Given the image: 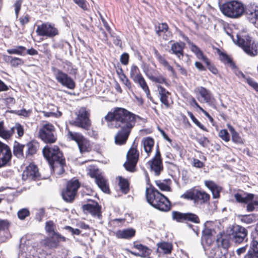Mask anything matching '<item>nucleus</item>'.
<instances>
[{"instance_id": "1", "label": "nucleus", "mask_w": 258, "mask_h": 258, "mask_svg": "<svg viewBox=\"0 0 258 258\" xmlns=\"http://www.w3.org/2000/svg\"><path fill=\"white\" fill-rule=\"evenodd\" d=\"M137 115L121 107H115L104 116L110 128H120L114 139L116 145L124 144L136 122Z\"/></svg>"}, {"instance_id": "2", "label": "nucleus", "mask_w": 258, "mask_h": 258, "mask_svg": "<svg viewBox=\"0 0 258 258\" xmlns=\"http://www.w3.org/2000/svg\"><path fill=\"white\" fill-rule=\"evenodd\" d=\"M146 197L148 203L154 208L163 212L170 210L171 204L168 198L153 185L146 187Z\"/></svg>"}, {"instance_id": "3", "label": "nucleus", "mask_w": 258, "mask_h": 258, "mask_svg": "<svg viewBox=\"0 0 258 258\" xmlns=\"http://www.w3.org/2000/svg\"><path fill=\"white\" fill-rule=\"evenodd\" d=\"M221 10L225 16L237 19L240 18L245 13V8L242 2L233 0L224 3Z\"/></svg>"}, {"instance_id": "4", "label": "nucleus", "mask_w": 258, "mask_h": 258, "mask_svg": "<svg viewBox=\"0 0 258 258\" xmlns=\"http://www.w3.org/2000/svg\"><path fill=\"white\" fill-rule=\"evenodd\" d=\"M236 44L249 55L255 56L258 54V45L248 36L241 37L236 35Z\"/></svg>"}, {"instance_id": "5", "label": "nucleus", "mask_w": 258, "mask_h": 258, "mask_svg": "<svg viewBox=\"0 0 258 258\" xmlns=\"http://www.w3.org/2000/svg\"><path fill=\"white\" fill-rule=\"evenodd\" d=\"M76 114L77 117L75 120L71 121L70 124L85 130H88L91 124L89 112L85 108L82 107L76 112Z\"/></svg>"}, {"instance_id": "6", "label": "nucleus", "mask_w": 258, "mask_h": 258, "mask_svg": "<svg viewBox=\"0 0 258 258\" xmlns=\"http://www.w3.org/2000/svg\"><path fill=\"white\" fill-rule=\"evenodd\" d=\"M39 137L45 143H54L57 140L54 126L51 123L43 124L39 129Z\"/></svg>"}, {"instance_id": "7", "label": "nucleus", "mask_w": 258, "mask_h": 258, "mask_svg": "<svg viewBox=\"0 0 258 258\" xmlns=\"http://www.w3.org/2000/svg\"><path fill=\"white\" fill-rule=\"evenodd\" d=\"M36 33L39 36L53 38L59 34V31L54 24L45 22L37 25Z\"/></svg>"}, {"instance_id": "8", "label": "nucleus", "mask_w": 258, "mask_h": 258, "mask_svg": "<svg viewBox=\"0 0 258 258\" xmlns=\"http://www.w3.org/2000/svg\"><path fill=\"white\" fill-rule=\"evenodd\" d=\"M52 70L55 78L58 83L68 89L71 90L75 89L76 83L74 80L67 74L54 67L52 68Z\"/></svg>"}, {"instance_id": "9", "label": "nucleus", "mask_w": 258, "mask_h": 258, "mask_svg": "<svg viewBox=\"0 0 258 258\" xmlns=\"http://www.w3.org/2000/svg\"><path fill=\"white\" fill-rule=\"evenodd\" d=\"M80 186L78 179H72L69 181L66 189L61 192L63 199L67 202H72L74 200Z\"/></svg>"}, {"instance_id": "10", "label": "nucleus", "mask_w": 258, "mask_h": 258, "mask_svg": "<svg viewBox=\"0 0 258 258\" xmlns=\"http://www.w3.org/2000/svg\"><path fill=\"white\" fill-rule=\"evenodd\" d=\"M43 154L49 164L64 158L62 152L57 146H46L43 149Z\"/></svg>"}, {"instance_id": "11", "label": "nucleus", "mask_w": 258, "mask_h": 258, "mask_svg": "<svg viewBox=\"0 0 258 258\" xmlns=\"http://www.w3.org/2000/svg\"><path fill=\"white\" fill-rule=\"evenodd\" d=\"M139 157V152L136 148L132 147L126 154V161L123 166L125 169L130 172H134L138 163Z\"/></svg>"}, {"instance_id": "12", "label": "nucleus", "mask_w": 258, "mask_h": 258, "mask_svg": "<svg viewBox=\"0 0 258 258\" xmlns=\"http://www.w3.org/2000/svg\"><path fill=\"white\" fill-rule=\"evenodd\" d=\"M148 164L150 167L151 171L156 176L159 175L163 171V166L158 146L157 147L154 157L149 161Z\"/></svg>"}, {"instance_id": "13", "label": "nucleus", "mask_w": 258, "mask_h": 258, "mask_svg": "<svg viewBox=\"0 0 258 258\" xmlns=\"http://www.w3.org/2000/svg\"><path fill=\"white\" fill-rule=\"evenodd\" d=\"M16 131L19 137L24 135L23 126L19 123H16L15 125L11 128L9 130H5L3 126V122H0V136L5 139H9Z\"/></svg>"}, {"instance_id": "14", "label": "nucleus", "mask_w": 258, "mask_h": 258, "mask_svg": "<svg viewBox=\"0 0 258 258\" xmlns=\"http://www.w3.org/2000/svg\"><path fill=\"white\" fill-rule=\"evenodd\" d=\"M232 230L230 238L235 243H240L246 238L247 231L245 228L237 225L234 227Z\"/></svg>"}, {"instance_id": "15", "label": "nucleus", "mask_w": 258, "mask_h": 258, "mask_svg": "<svg viewBox=\"0 0 258 258\" xmlns=\"http://www.w3.org/2000/svg\"><path fill=\"white\" fill-rule=\"evenodd\" d=\"M11 158L10 148L7 145L0 142V167L7 165Z\"/></svg>"}, {"instance_id": "16", "label": "nucleus", "mask_w": 258, "mask_h": 258, "mask_svg": "<svg viewBox=\"0 0 258 258\" xmlns=\"http://www.w3.org/2000/svg\"><path fill=\"white\" fill-rule=\"evenodd\" d=\"M10 224L8 220L0 219V243L7 241L11 237L9 231Z\"/></svg>"}, {"instance_id": "17", "label": "nucleus", "mask_w": 258, "mask_h": 258, "mask_svg": "<svg viewBox=\"0 0 258 258\" xmlns=\"http://www.w3.org/2000/svg\"><path fill=\"white\" fill-rule=\"evenodd\" d=\"M40 174L37 167L34 164H30L27 167L26 170L23 173V179L24 180H37L40 178Z\"/></svg>"}, {"instance_id": "18", "label": "nucleus", "mask_w": 258, "mask_h": 258, "mask_svg": "<svg viewBox=\"0 0 258 258\" xmlns=\"http://www.w3.org/2000/svg\"><path fill=\"white\" fill-rule=\"evenodd\" d=\"M82 208L86 213H90L91 215L97 217L99 219L101 218V207L97 202L84 205Z\"/></svg>"}, {"instance_id": "19", "label": "nucleus", "mask_w": 258, "mask_h": 258, "mask_svg": "<svg viewBox=\"0 0 258 258\" xmlns=\"http://www.w3.org/2000/svg\"><path fill=\"white\" fill-rule=\"evenodd\" d=\"M67 238L59 233H54L51 237L45 240V245L49 248H56L61 241H66Z\"/></svg>"}, {"instance_id": "20", "label": "nucleus", "mask_w": 258, "mask_h": 258, "mask_svg": "<svg viewBox=\"0 0 258 258\" xmlns=\"http://www.w3.org/2000/svg\"><path fill=\"white\" fill-rule=\"evenodd\" d=\"M245 14L247 20L252 24H258V9L256 7L250 6L245 9Z\"/></svg>"}, {"instance_id": "21", "label": "nucleus", "mask_w": 258, "mask_h": 258, "mask_svg": "<svg viewBox=\"0 0 258 258\" xmlns=\"http://www.w3.org/2000/svg\"><path fill=\"white\" fill-rule=\"evenodd\" d=\"M185 47L184 43L182 42H175L171 45L170 52L175 55L179 59L183 57V49Z\"/></svg>"}, {"instance_id": "22", "label": "nucleus", "mask_w": 258, "mask_h": 258, "mask_svg": "<svg viewBox=\"0 0 258 258\" xmlns=\"http://www.w3.org/2000/svg\"><path fill=\"white\" fill-rule=\"evenodd\" d=\"M157 87L160 101L165 106L166 108H169L170 104L168 98L170 93L160 85H157Z\"/></svg>"}, {"instance_id": "23", "label": "nucleus", "mask_w": 258, "mask_h": 258, "mask_svg": "<svg viewBox=\"0 0 258 258\" xmlns=\"http://www.w3.org/2000/svg\"><path fill=\"white\" fill-rule=\"evenodd\" d=\"M209 256L212 258H227L228 250L216 246L211 248L209 253Z\"/></svg>"}, {"instance_id": "24", "label": "nucleus", "mask_w": 258, "mask_h": 258, "mask_svg": "<svg viewBox=\"0 0 258 258\" xmlns=\"http://www.w3.org/2000/svg\"><path fill=\"white\" fill-rule=\"evenodd\" d=\"M154 53L159 63L163 67L166 68L168 71L170 72L173 76H175L176 75L175 71H174L173 67L169 64V62L166 59L165 56L161 55L159 53L158 50L155 48H154Z\"/></svg>"}, {"instance_id": "25", "label": "nucleus", "mask_w": 258, "mask_h": 258, "mask_svg": "<svg viewBox=\"0 0 258 258\" xmlns=\"http://www.w3.org/2000/svg\"><path fill=\"white\" fill-rule=\"evenodd\" d=\"M157 251L160 254H168L171 253L173 246L171 243L168 242H161L157 244Z\"/></svg>"}, {"instance_id": "26", "label": "nucleus", "mask_w": 258, "mask_h": 258, "mask_svg": "<svg viewBox=\"0 0 258 258\" xmlns=\"http://www.w3.org/2000/svg\"><path fill=\"white\" fill-rule=\"evenodd\" d=\"M136 233V230L133 228H128L117 230L115 232V236L118 238L130 239L134 237Z\"/></svg>"}, {"instance_id": "27", "label": "nucleus", "mask_w": 258, "mask_h": 258, "mask_svg": "<svg viewBox=\"0 0 258 258\" xmlns=\"http://www.w3.org/2000/svg\"><path fill=\"white\" fill-rule=\"evenodd\" d=\"M210 195L203 190H195L194 203L195 204H205L209 202Z\"/></svg>"}, {"instance_id": "28", "label": "nucleus", "mask_w": 258, "mask_h": 258, "mask_svg": "<svg viewBox=\"0 0 258 258\" xmlns=\"http://www.w3.org/2000/svg\"><path fill=\"white\" fill-rule=\"evenodd\" d=\"M141 145L143 147L144 151L147 154V157H149L152 151V149L154 145V140L151 137L143 138L141 141Z\"/></svg>"}, {"instance_id": "29", "label": "nucleus", "mask_w": 258, "mask_h": 258, "mask_svg": "<svg viewBox=\"0 0 258 258\" xmlns=\"http://www.w3.org/2000/svg\"><path fill=\"white\" fill-rule=\"evenodd\" d=\"M54 173L60 175L64 171V166L66 165L65 159L57 160L52 164H49Z\"/></svg>"}, {"instance_id": "30", "label": "nucleus", "mask_w": 258, "mask_h": 258, "mask_svg": "<svg viewBox=\"0 0 258 258\" xmlns=\"http://www.w3.org/2000/svg\"><path fill=\"white\" fill-rule=\"evenodd\" d=\"M196 91L198 92L204 101L208 103L212 102L213 99L212 94L210 91L205 88L204 87H198L196 88Z\"/></svg>"}, {"instance_id": "31", "label": "nucleus", "mask_w": 258, "mask_h": 258, "mask_svg": "<svg viewBox=\"0 0 258 258\" xmlns=\"http://www.w3.org/2000/svg\"><path fill=\"white\" fill-rule=\"evenodd\" d=\"M205 184L211 191L213 198L219 197L221 188L216 183L212 180H205Z\"/></svg>"}, {"instance_id": "32", "label": "nucleus", "mask_w": 258, "mask_h": 258, "mask_svg": "<svg viewBox=\"0 0 258 258\" xmlns=\"http://www.w3.org/2000/svg\"><path fill=\"white\" fill-rule=\"evenodd\" d=\"M95 182L102 191L106 194L110 192L108 181L102 174L97 176Z\"/></svg>"}, {"instance_id": "33", "label": "nucleus", "mask_w": 258, "mask_h": 258, "mask_svg": "<svg viewBox=\"0 0 258 258\" xmlns=\"http://www.w3.org/2000/svg\"><path fill=\"white\" fill-rule=\"evenodd\" d=\"M77 145L81 154L89 152L91 150L90 141L84 137L77 143Z\"/></svg>"}, {"instance_id": "34", "label": "nucleus", "mask_w": 258, "mask_h": 258, "mask_svg": "<svg viewBox=\"0 0 258 258\" xmlns=\"http://www.w3.org/2000/svg\"><path fill=\"white\" fill-rule=\"evenodd\" d=\"M157 186L162 191H170L171 187L170 184L171 180L169 179H165L163 180H156L155 181Z\"/></svg>"}, {"instance_id": "35", "label": "nucleus", "mask_w": 258, "mask_h": 258, "mask_svg": "<svg viewBox=\"0 0 258 258\" xmlns=\"http://www.w3.org/2000/svg\"><path fill=\"white\" fill-rule=\"evenodd\" d=\"M66 130L67 131L66 136L69 141H74L77 144L84 137L81 133L72 132L68 128H67Z\"/></svg>"}, {"instance_id": "36", "label": "nucleus", "mask_w": 258, "mask_h": 258, "mask_svg": "<svg viewBox=\"0 0 258 258\" xmlns=\"http://www.w3.org/2000/svg\"><path fill=\"white\" fill-rule=\"evenodd\" d=\"M26 48L23 46H17L14 48L7 49V51L9 54H17L21 56L26 55Z\"/></svg>"}, {"instance_id": "37", "label": "nucleus", "mask_w": 258, "mask_h": 258, "mask_svg": "<svg viewBox=\"0 0 258 258\" xmlns=\"http://www.w3.org/2000/svg\"><path fill=\"white\" fill-rule=\"evenodd\" d=\"M134 247L139 250L140 256L147 257L151 253V250L147 246L141 244H135Z\"/></svg>"}, {"instance_id": "38", "label": "nucleus", "mask_w": 258, "mask_h": 258, "mask_svg": "<svg viewBox=\"0 0 258 258\" xmlns=\"http://www.w3.org/2000/svg\"><path fill=\"white\" fill-rule=\"evenodd\" d=\"M234 197L238 202L247 203L254 199V195L252 194H248L243 197L240 194H236Z\"/></svg>"}, {"instance_id": "39", "label": "nucleus", "mask_w": 258, "mask_h": 258, "mask_svg": "<svg viewBox=\"0 0 258 258\" xmlns=\"http://www.w3.org/2000/svg\"><path fill=\"white\" fill-rule=\"evenodd\" d=\"M27 147L28 154L32 155L36 153L39 147V144L37 142L32 141L27 144Z\"/></svg>"}, {"instance_id": "40", "label": "nucleus", "mask_w": 258, "mask_h": 258, "mask_svg": "<svg viewBox=\"0 0 258 258\" xmlns=\"http://www.w3.org/2000/svg\"><path fill=\"white\" fill-rule=\"evenodd\" d=\"M220 60L224 63L227 64L232 68L234 69L236 67L234 63L233 62L232 59L226 53L223 52H221L220 53Z\"/></svg>"}, {"instance_id": "41", "label": "nucleus", "mask_w": 258, "mask_h": 258, "mask_svg": "<svg viewBox=\"0 0 258 258\" xmlns=\"http://www.w3.org/2000/svg\"><path fill=\"white\" fill-rule=\"evenodd\" d=\"M185 222H191L195 224L200 222V220L198 215L192 213H185Z\"/></svg>"}, {"instance_id": "42", "label": "nucleus", "mask_w": 258, "mask_h": 258, "mask_svg": "<svg viewBox=\"0 0 258 258\" xmlns=\"http://www.w3.org/2000/svg\"><path fill=\"white\" fill-rule=\"evenodd\" d=\"M8 59L11 66L13 67H17L19 66L23 65L24 63V60L19 57L8 56Z\"/></svg>"}, {"instance_id": "43", "label": "nucleus", "mask_w": 258, "mask_h": 258, "mask_svg": "<svg viewBox=\"0 0 258 258\" xmlns=\"http://www.w3.org/2000/svg\"><path fill=\"white\" fill-rule=\"evenodd\" d=\"M24 147V145H21L19 143L15 142L13 149L14 154L18 157H21L23 156V149Z\"/></svg>"}, {"instance_id": "44", "label": "nucleus", "mask_w": 258, "mask_h": 258, "mask_svg": "<svg viewBox=\"0 0 258 258\" xmlns=\"http://www.w3.org/2000/svg\"><path fill=\"white\" fill-rule=\"evenodd\" d=\"M256 218L255 214L245 215L241 216L240 220L243 223L250 224L255 222L257 220Z\"/></svg>"}, {"instance_id": "45", "label": "nucleus", "mask_w": 258, "mask_h": 258, "mask_svg": "<svg viewBox=\"0 0 258 258\" xmlns=\"http://www.w3.org/2000/svg\"><path fill=\"white\" fill-rule=\"evenodd\" d=\"M228 126L231 133L232 141L235 143H241L242 142V139L239 136L238 133L235 131L234 128L231 125H228Z\"/></svg>"}, {"instance_id": "46", "label": "nucleus", "mask_w": 258, "mask_h": 258, "mask_svg": "<svg viewBox=\"0 0 258 258\" xmlns=\"http://www.w3.org/2000/svg\"><path fill=\"white\" fill-rule=\"evenodd\" d=\"M185 213H183L178 211H173L172 212V218L173 220L178 222H185Z\"/></svg>"}, {"instance_id": "47", "label": "nucleus", "mask_w": 258, "mask_h": 258, "mask_svg": "<svg viewBox=\"0 0 258 258\" xmlns=\"http://www.w3.org/2000/svg\"><path fill=\"white\" fill-rule=\"evenodd\" d=\"M147 76L149 79L153 82L158 83L159 84H168L166 78L161 75L156 77L152 75H148Z\"/></svg>"}, {"instance_id": "48", "label": "nucleus", "mask_w": 258, "mask_h": 258, "mask_svg": "<svg viewBox=\"0 0 258 258\" xmlns=\"http://www.w3.org/2000/svg\"><path fill=\"white\" fill-rule=\"evenodd\" d=\"M168 29V26L166 23L159 24L158 26L155 27L156 32L159 36H161L162 33L166 32Z\"/></svg>"}, {"instance_id": "49", "label": "nucleus", "mask_w": 258, "mask_h": 258, "mask_svg": "<svg viewBox=\"0 0 258 258\" xmlns=\"http://www.w3.org/2000/svg\"><path fill=\"white\" fill-rule=\"evenodd\" d=\"M141 75L139 68L136 65H132L130 73V78L133 80Z\"/></svg>"}, {"instance_id": "50", "label": "nucleus", "mask_w": 258, "mask_h": 258, "mask_svg": "<svg viewBox=\"0 0 258 258\" xmlns=\"http://www.w3.org/2000/svg\"><path fill=\"white\" fill-rule=\"evenodd\" d=\"M128 181L123 178H120L119 182V186L120 190L124 193L126 194L128 190Z\"/></svg>"}, {"instance_id": "51", "label": "nucleus", "mask_w": 258, "mask_h": 258, "mask_svg": "<svg viewBox=\"0 0 258 258\" xmlns=\"http://www.w3.org/2000/svg\"><path fill=\"white\" fill-rule=\"evenodd\" d=\"M55 224L52 221H48L46 223L45 230L51 235H54V233H58L54 231Z\"/></svg>"}, {"instance_id": "52", "label": "nucleus", "mask_w": 258, "mask_h": 258, "mask_svg": "<svg viewBox=\"0 0 258 258\" xmlns=\"http://www.w3.org/2000/svg\"><path fill=\"white\" fill-rule=\"evenodd\" d=\"M203 233L204 234L202 237V241H205L207 244H211L213 241V237L211 234V232L209 230H208L204 232Z\"/></svg>"}, {"instance_id": "53", "label": "nucleus", "mask_w": 258, "mask_h": 258, "mask_svg": "<svg viewBox=\"0 0 258 258\" xmlns=\"http://www.w3.org/2000/svg\"><path fill=\"white\" fill-rule=\"evenodd\" d=\"M195 196V190H187L181 196V198L186 200H193L194 201Z\"/></svg>"}, {"instance_id": "54", "label": "nucleus", "mask_w": 258, "mask_h": 258, "mask_svg": "<svg viewBox=\"0 0 258 258\" xmlns=\"http://www.w3.org/2000/svg\"><path fill=\"white\" fill-rule=\"evenodd\" d=\"M229 246V242L228 240L224 238H222L220 240H218V246L217 247H220L222 249L228 250Z\"/></svg>"}, {"instance_id": "55", "label": "nucleus", "mask_w": 258, "mask_h": 258, "mask_svg": "<svg viewBox=\"0 0 258 258\" xmlns=\"http://www.w3.org/2000/svg\"><path fill=\"white\" fill-rule=\"evenodd\" d=\"M30 212L27 209H22L18 212V217L21 220H24L29 216Z\"/></svg>"}, {"instance_id": "56", "label": "nucleus", "mask_w": 258, "mask_h": 258, "mask_svg": "<svg viewBox=\"0 0 258 258\" xmlns=\"http://www.w3.org/2000/svg\"><path fill=\"white\" fill-rule=\"evenodd\" d=\"M120 79L128 90H132V83L125 75H122Z\"/></svg>"}, {"instance_id": "57", "label": "nucleus", "mask_w": 258, "mask_h": 258, "mask_svg": "<svg viewBox=\"0 0 258 258\" xmlns=\"http://www.w3.org/2000/svg\"><path fill=\"white\" fill-rule=\"evenodd\" d=\"M110 34L111 37L113 38V43L118 46H121L122 45V42L121 41V39L120 38V37L118 35H116L114 33H111L110 31V33H109Z\"/></svg>"}, {"instance_id": "58", "label": "nucleus", "mask_w": 258, "mask_h": 258, "mask_svg": "<svg viewBox=\"0 0 258 258\" xmlns=\"http://www.w3.org/2000/svg\"><path fill=\"white\" fill-rule=\"evenodd\" d=\"M88 174L92 178H94L96 180L97 176H99L102 174L101 173H100L99 170L98 169H95V168H92L89 169Z\"/></svg>"}, {"instance_id": "59", "label": "nucleus", "mask_w": 258, "mask_h": 258, "mask_svg": "<svg viewBox=\"0 0 258 258\" xmlns=\"http://www.w3.org/2000/svg\"><path fill=\"white\" fill-rule=\"evenodd\" d=\"M185 40H186L187 43L190 45V50L195 54V55L201 51V50L197 45L191 42L187 37L185 38Z\"/></svg>"}, {"instance_id": "60", "label": "nucleus", "mask_w": 258, "mask_h": 258, "mask_svg": "<svg viewBox=\"0 0 258 258\" xmlns=\"http://www.w3.org/2000/svg\"><path fill=\"white\" fill-rule=\"evenodd\" d=\"M185 40H186L187 43L190 45V50L195 54V55L201 51V50L197 45L191 42L187 37L185 38Z\"/></svg>"}, {"instance_id": "61", "label": "nucleus", "mask_w": 258, "mask_h": 258, "mask_svg": "<svg viewBox=\"0 0 258 258\" xmlns=\"http://www.w3.org/2000/svg\"><path fill=\"white\" fill-rule=\"evenodd\" d=\"M188 115L189 116V117H190V118L192 120V121L198 126H199L200 128H201L203 130L206 131V128H205V126L202 124H201L200 122H199L198 121V120L195 117V116L194 115V114L191 112H188Z\"/></svg>"}, {"instance_id": "62", "label": "nucleus", "mask_w": 258, "mask_h": 258, "mask_svg": "<svg viewBox=\"0 0 258 258\" xmlns=\"http://www.w3.org/2000/svg\"><path fill=\"white\" fill-rule=\"evenodd\" d=\"M219 136L225 142L230 140L229 133L226 130H221L219 133Z\"/></svg>"}, {"instance_id": "63", "label": "nucleus", "mask_w": 258, "mask_h": 258, "mask_svg": "<svg viewBox=\"0 0 258 258\" xmlns=\"http://www.w3.org/2000/svg\"><path fill=\"white\" fill-rule=\"evenodd\" d=\"M250 202L246 206L247 211L248 212L253 211L254 210V206H258V199Z\"/></svg>"}, {"instance_id": "64", "label": "nucleus", "mask_w": 258, "mask_h": 258, "mask_svg": "<svg viewBox=\"0 0 258 258\" xmlns=\"http://www.w3.org/2000/svg\"><path fill=\"white\" fill-rule=\"evenodd\" d=\"M23 0H17L14 4L15 11L16 17H18L19 13L21 8Z\"/></svg>"}]
</instances>
